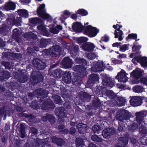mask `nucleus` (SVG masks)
<instances>
[{"label": "nucleus", "instance_id": "obj_1", "mask_svg": "<svg viewBox=\"0 0 147 147\" xmlns=\"http://www.w3.org/2000/svg\"><path fill=\"white\" fill-rule=\"evenodd\" d=\"M70 51L71 56L75 59V62L81 65L84 66L88 65V62L83 58L78 57L79 53L78 52L79 47L77 45H73L68 49Z\"/></svg>", "mask_w": 147, "mask_h": 147}, {"label": "nucleus", "instance_id": "obj_2", "mask_svg": "<svg viewBox=\"0 0 147 147\" xmlns=\"http://www.w3.org/2000/svg\"><path fill=\"white\" fill-rule=\"evenodd\" d=\"M49 91L42 88H38L34 90L33 93L30 92L28 94V99L27 100L28 101H31L34 98L35 95L40 98V99L41 102L43 101V99L46 97L49 94Z\"/></svg>", "mask_w": 147, "mask_h": 147}, {"label": "nucleus", "instance_id": "obj_3", "mask_svg": "<svg viewBox=\"0 0 147 147\" xmlns=\"http://www.w3.org/2000/svg\"><path fill=\"white\" fill-rule=\"evenodd\" d=\"M61 49L59 45H55L50 49L43 50L42 53L46 55H50L52 57H56L61 54Z\"/></svg>", "mask_w": 147, "mask_h": 147}, {"label": "nucleus", "instance_id": "obj_4", "mask_svg": "<svg viewBox=\"0 0 147 147\" xmlns=\"http://www.w3.org/2000/svg\"><path fill=\"white\" fill-rule=\"evenodd\" d=\"M45 4H41L37 8V14L40 18L51 21L52 20V17L47 13L45 9Z\"/></svg>", "mask_w": 147, "mask_h": 147}, {"label": "nucleus", "instance_id": "obj_5", "mask_svg": "<svg viewBox=\"0 0 147 147\" xmlns=\"http://www.w3.org/2000/svg\"><path fill=\"white\" fill-rule=\"evenodd\" d=\"M43 79V76L39 72L33 71L31 73L30 80L33 85H35L38 83L42 82Z\"/></svg>", "mask_w": 147, "mask_h": 147}, {"label": "nucleus", "instance_id": "obj_6", "mask_svg": "<svg viewBox=\"0 0 147 147\" xmlns=\"http://www.w3.org/2000/svg\"><path fill=\"white\" fill-rule=\"evenodd\" d=\"M99 31L98 29L89 25L86 26L85 28L84 32L89 37L91 38L95 36Z\"/></svg>", "mask_w": 147, "mask_h": 147}, {"label": "nucleus", "instance_id": "obj_7", "mask_svg": "<svg viewBox=\"0 0 147 147\" xmlns=\"http://www.w3.org/2000/svg\"><path fill=\"white\" fill-rule=\"evenodd\" d=\"M144 73L143 70H138L134 69L131 73V76H132L134 79L133 82L134 84H138L139 83V80L142 77Z\"/></svg>", "mask_w": 147, "mask_h": 147}, {"label": "nucleus", "instance_id": "obj_8", "mask_svg": "<svg viewBox=\"0 0 147 147\" xmlns=\"http://www.w3.org/2000/svg\"><path fill=\"white\" fill-rule=\"evenodd\" d=\"M99 76L96 74H92L88 76L87 84L90 86H92L95 84L98 83Z\"/></svg>", "mask_w": 147, "mask_h": 147}, {"label": "nucleus", "instance_id": "obj_9", "mask_svg": "<svg viewBox=\"0 0 147 147\" xmlns=\"http://www.w3.org/2000/svg\"><path fill=\"white\" fill-rule=\"evenodd\" d=\"M32 63L38 70H43L46 67L45 63L37 58L33 59Z\"/></svg>", "mask_w": 147, "mask_h": 147}, {"label": "nucleus", "instance_id": "obj_10", "mask_svg": "<svg viewBox=\"0 0 147 147\" xmlns=\"http://www.w3.org/2000/svg\"><path fill=\"white\" fill-rule=\"evenodd\" d=\"M104 67L103 62L102 61L97 62L91 68L92 71L94 72H100L103 71Z\"/></svg>", "mask_w": 147, "mask_h": 147}, {"label": "nucleus", "instance_id": "obj_11", "mask_svg": "<svg viewBox=\"0 0 147 147\" xmlns=\"http://www.w3.org/2000/svg\"><path fill=\"white\" fill-rule=\"evenodd\" d=\"M116 131L113 128H107L103 130L102 132L103 138L107 139L115 134Z\"/></svg>", "mask_w": 147, "mask_h": 147}, {"label": "nucleus", "instance_id": "obj_12", "mask_svg": "<svg viewBox=\"0 0 147 147\" xmlns=\"http://www.w3.org/2000/svg\"><path fill=\"white\" fill-rule=\"evenodd\" d=\"M55 107V105L52 101L45 100L42 102V109L44 110H51L54 109Z\"/></svg>", "mask_w": 147, "mask_h": 147}, {"label": "nucleus", "instance_id": "obj_13", "mask_svg": "<svg viewBox=\"0 0 147 147\" xmlns=\"http://www.w3.org/2000/svg\"><path fill=\"white\" fill-rule=\"evenodd\" d=\"M82 47L84 51L91 52L93 51L95 46L93 43L88 42L83 43Z\"/></svg>", "mask_w": 147, "mask_h": 147}, {"label": "nucleus", "instance_id": "obj_14", "mask_svg": "<svg viewBox=\"0 0 147 147\" xmlns=\"http://www.w3.org/2000/svg\"><path fill=\"white\" fill-rule=\"evenodd\" d=\"M61 64L64 68L69 69L72 67V60L68 57H65L62 60Z\"/></svg>", "mask_w": 147, "mask_h": 147}, {"label": "nucleus", "instance_id": "obj_15", "mask_svg": "<svg viewBox=\"0 0 147 147\" xmlns=\"http://www.w3.org/2000/svg\"><path fill=\"white\" fill-rule=\"evenodd\" d=\"M142 100L140 96H134L130 100L129 102L131 105L134 106H137L141 105Z\"/></svg>", "mask_w": 147, "mask_h": 147}, {"label": "nucleus", "instance_id": "obj_16", "mask_svg": "<svg viewBox=\"0 0 147 147\" xmlns=\"http://www.w3.org/2000/svg\"><path fill=\"white\" fill-rule=\"evenodd\" d=\"M73 69L75 72H77L75 74L81 76L86 70V68L83 65H77L73 67Z\"/></svg>", "mask_w": 147, "mask_h": 147}, {"label": "nucleus", "instance_id": "obj_17", "mask_svg": "<svg viewBox=\"0 0 147 147\" xmlns=\"http://www.w3.org/2000/svg\"><path fill=\"white\" fill-rule=\"evenodd\" d=\"M64 109L62 107H58L55 109V113L56 116L61 118L62 119V118L64 119L66 117L65 112Z\"/></svg>", "mask_w": 147, "mask_h": 147}, {"label": "nucleus", "instance_id": "obj_18", "mask_svg": "<svg viewBox=\"0 0 147 147\" xmlns=\"http://www.w3.org/2000/svg\"><path fill=\"white\" fill-rule=\"evenodd\" d=\"M72 28L74 31L79 32L83 31L84 27L82 25L80 22H76L73 23Z\"/></svg>", "mask_w": 147, "mask_h": 147}, {"label": "nucleus", "instance_id": "obj_19", "mask_svg": "<svg viewBox=\"0 0 147 147\" xmlns=\"http://www.w3.org/2000/svg\"><path fill=\"white\" fill-rule=\"evenodd\" d=\"M52 142L56 144L57 146L62 147L65 145V141L62 138H59L55 136L51 138Z\"/></svg>", "mask_w": 147, "mask_h": 147}, {"label": "nucleus", "instance_id": "obj_20", "mask_svg": "<svg viewBox=\"0 0 147 147\" xmlns=\"http://www.w3.org/2000/svg\"><path fill=\"white\" fill-rule=\"evenodd\" d=\"M42 119L44 121H48L51 124H54L55 121V118L53 115L47 113L46 115L42 117Z\"/></svg>", "mask_w": 147, "mask_h": 147}, {"label": "nucleus", "instance_id": "obj_21", "mask_svg": "<svg viewBox=\"0 0 147 147\" xmlns=\"http://www.w3.org/2000/svg\"><path fill=\"white\" fill-rule=\"evenodd\" d=\"M102 84L104 86L112 88L114 85V83L112 79L109 78H105L102 81Z\"/></svg>", "mask_w": 147, "mask_h": 147}, {"label": "nucleus", "instance_id": "obj_22", "mask_svg": "<svg viewBox=\"0 0 147 147\" xmlns=\"http://www.w3.org/2000/svg\"><path fill=\"white\" fill-rule=\"evenodd\" d=\"M94 94L98 96L100 94H103L105 93V88L102 86H96L94 89Z\"/></svg>", "mask_w": 147, "mask_h": 147}, {"label": "nucleus", "instance_id": "obj_23", "mask_svg": "<svg viewBox=\"0 0 147 147\" xmlns=\"http://www.w3.org/2000/svg\"><path fill=\"white\" fill-rule=\"evenodd\" d=\"M62 80L66 84H69L71 81V74L70 72H66L64 71L62 75Z\"/></svg>", "mask_w": 147, "mask_h": 147}, {"label": "nucleus", "instance_id": "obj_24", "mask_svg": "<svg viewBox=\"0 0 147 147\" xmlns=\"http://www.w3.org/2000/svg\"><path fill=\"white\" fill-rule=\"evenodd\" d=\"M3 6V8L7 11L13 10L16 8V5L13 2L8 1Z\"/></svg>", "mask_w": 147, "mask_h": 147}, {"label": "nucleus", "instance_id": "obj_25", "mask_svg": "<svg viewBox=\"0 0 147 147\" xmlns=\"http://www.w3.org/2000/svg\"><path fill=\"white\" fill-rule=\"evenodd\" d=\"M17 77H16V75L15 77L18 79L19 82L21 83H24L26 82L29 79L28 77L24 73L21 72L19 74L18 73Z\"/></svg>", "mask_w": 147, "mask_h": 147}, {"label": "nucleus", "instance_id": "obj_26", "mask_svg": "<svg viewBox=\"0 0 147 147\" xmlns=\"http://www.w3.org/2000/svg\"><path fill=\"white\" fill-rule=\"evenodd\" d=\"M64 71L60 69H56L51 74V76L55 78H61L63 74Z\"/></svg>", "mask_w": 147, "mask_h": 147}, {"label": "nucleus", "instance_id": "obj_27", "mask_svg": "<svg viewBox=\"0 0 147 147\" xmlns=\"http://www.w3.org/2000/svg\"><path fill=\"white\" fill-rule=\"evenodd\" d=\"M81 76L74 74V79L72 80V83L74 85L77 86H80L82 83L80 77Z\"/></svg>", "mask_w": 147, "mask_h": 147}, {"label": "nucleus", "instance_id": "obj_28", "mask_svg": "<svg viewBox=\"0 0 147 147\" xmlns=\"http://www.w3.org/2000/svg\"><path fill=\"white\" fill-rule=\"evenodd\" d=\"M87 125L82 123H79L76 126L78 132L81 134L84 133L87 129Z\"/></svg>", "mask_w": 147, "mask_h": 147}, {"label": "nucleus", "instance_id": "obj_29", "mask_svg": "<svg viewBox=\"0 0 147 147\" xmlns=\"http://www.w3.org/2000/svg\"><path fill=\"white\" fill-rule=\"evenodd\" d=\"M139 39H138L136 40L134 42L133 47H132V51L135 52V53L137 54H140L141 53L140 50L141 48V45H137L138 42L137 41H138Z\"/></svg>", "mask_w": 147, "mask_h": 147}, {"label": "nucleus", "instance_id": "obj_30", "mask_svg": "<svg viewBox=\"0 0 147 147\" xmlns=\"http://www.w3.org/2000/svg\"><path fill=\"white\" fill-rule=\"evenodd\" d=\"M120 28H118L115 30L114 32L115 38H118L119 41H121L123 40V31L120 30Z\"/></svg>", "mask_w": 147, "mask_h": 147}, {"label": "nucleus", "instance_id": "obj_31", "mask_svg": "<svg viewBox=\"0 0 147 147\" xmlns=\"http://www.w3.org/2000/svg\"><path fill=\"white\" fill-rule=\"evenodd\" d=\"M101 105L100 100L98 98H95L92 101V105L95 110L99 108Z\"/></svg>", "mask_w": 147, "mask_h": 147}, {"label": "nucleus", "instance_id": "obj_32", "mask_svg": "<svg viewBox=\"0 0 147 147\" xmlns=\"http://www.w3.org/2000/svg\"><path fill=\"white\" fill-rule=\"evenodd\" d=\"M125 77H126V76L124 73L120 71L118 73L116 76V78L118 79L119 80H120V81L121 82H125L126 81Z\"/></svg>", "mask_w": 147, "mask_h": 147}, {"label": "nucleus", "instance_id": "obj_33", "mask_svg": "<svg viewBox=\"0 0 147 147\" xmlns=\"http://www.w3.org/2000/svg\"><path fill=\"white\" fill-rule=\"evenodd\" d=\"M78 96L81 100H84L90 99L91 96L88 93L85 92L81 91L78 94Z\"/></svg>", "mask_w": 147, "mask_h": 147}, {"label": "nucleus", "instance_id": "obj_34", "mask_svg": "<svg viewBox=\"0 0 147 147\" xmlns=\"http://www.w3.org/2000/svg\"><path fill=\"white\" fill-rule=\"evenodd\" d=\"M29 22L31 24L37 25L41 23L42 20L40 18L38 17L32 18L29 19Z\"/></svg>", "mask_w": 147, "mask_h": 147}, {"label": "nucleus", "instance_id": "obj_35", "mask_svg": "<svg viewBox=\"0 0 147 147\" xmlns=\"http://www.w3.org/2000/svg\"><path fill=\"white\" fill-rule=\"evenodd\" d=\"M2 76H0V81L6 80L10 77V74L8 71H4L2 72Z\"/></svg>", "mask_w": 147, "mask_h": 147}, {"label": "nucleus", "instance_id": "obj_36", "mask_svg": "<svg viewBox=\"0 0 147 147\" xmlns=\"http://www.w3.org/2000/svg\"><path fill=\"white\" fill-rule=\"evenodd\" d=\"M75 144L76 147H82L85 145L84 140L80 137L76 139Z\"/></svg>", "mask_w": 147, "mask_h": 147}, {"label": "nucleus", "instance_id": "obj_37", "mask_svg": "<svg viewBox=\"0 0 147 147\" xmlns=\"http://www.w3.org/2000/svg\"><path fill=\"white\" fill-rule=\"evenodd\" d=\"M144 115L142 113L138 112L136 113V120L139 124H141L144 119Z\"/></svg>", "mask_w": 147, "mask_h": 147}, {"label": "nucleus", "instance_id": "obj_38", "mask_svg": "<svg viewBox=\"0 0 147 147\" xmlns=\"http://www.w3.org/2000/svg\"><path fill=\"white\" fill-rule=\"evenodd\" d=\"M19 15L22 17L27 18L28 15V11L24 9H20L17 11Z\"/></svg>", "mask_w": 147, "mask_h": 147}, {"label": "nucleus", "instance_id": "obj_39", "mask_svg": "<svg viewBox=\"0 0 147 147\" xmlns=\"http://www.w3.org/2000/svg\"><path fill=\"white\" fill-rule=\"evenodd\" d=\"M49 42L48 40L42 38L40 40L39 46L40 48H45L49 44Z\"/></svg>", "mask_w": 147, "mask_h": 147}, {"label": "nucleus", "instance_id": "obj_40", "mask_svg": "<svg viewBox=\"0 0 147 147\" xmlns=\"http://www.w3.org/2000/svg\"><path fill=\"white\" fill-rule=\"evenodd\" d=\"M3 93V95L5 96L7 100H12L13 99V94L12 92L9 90H6Z\"/></svg>", "mask_w": 147, "mask_h": 147}, {"label": "nucleus", "instance_id": "obj_41", "mask_svg": "<svg viewBox=\"0 0 147 147\" xmlns=\"http://www.w3.org/2000/svg\"><path fill=\"white\" fill-rule=\"evenodd\" d=\"M127 135H128L127 134H126L124 136L120 137L118 139L123 145H127L128 143L129 138Z\"/></svg>", "mask_w": 147, "mask_h": 147}, {"label": "nucleus", "instance_id": "obj_42", "mask_svg": "<svg viewBox=\"0 0 147 147\" xmlns=\"http://www.w3.org/2000/svg\"><path fill=\"white\" fill-rule=\"evenodd\" d=\"M54 101L56 104L62 105L63 102L61 97L57 95H54L53 98Z\"/></svg>", "mask_w": 147, "mask_h": 147}, {"label": "nucleus", "instance_id": "obj_43", "mask_svg": "<svg viewBox=\"0 0 147 147\" xmlns=\"http://www.w3.org/2000/svg\"><path fill=\"white\" fill-rule=\"evenodd\" d=\"M24 37L30 39L36 40L37 38V35L32 32L26 33L24 34Z\"/></svg>", "mask_w": 147, "mask_h": 147}, {"label": "nucleus", "instance_id": "obj_44", "mask_svg": "<svg viewBox=\"0 0 147 147\" xmlns=\"http://www.w3.org/2000/svg\"><path fill=\"white\" fill-rule=\"evenodd\" d=\"M133 90L136 93H141L143 92V88L139 85H136L133 88Z\"/></svg>", "mask_w": 147, "mask_h": 147}, {"label": "nucleus", "instance_id": "obj_45", "mask_svg": "<svg viewBox=\"0 0 147 147\" xmlns=\"http://www.w3.org/2000/svg\"><path fill=\"white\" fill-rule=\"evenodd\" d=\"M88 11L84 9H79L77 12V14L80 15L82 16H85L88 14Z\"/></svg>", "mask_w": 147, "mask_h": 147}, {"label": "nucleus", "instance_id": "obj_46", "mask_svg": "<svg viewBox=\"0 0 147 147\" xmlns=\"http://www.w3.org/2000/svg\"><path fill=\"white\" fill-rule=\"evenodd\" d=\"M137 34L136 33H131L129 34L127 36L126 38V41H128L129 39H133L134 40H137Z\"/></svg>", "mask_w": 147, "mask_h": 147}, {"label": "nucleus", "instance_id": "obj_47", "mask_svg": "<svg viewBox=\"0 0 147 147\" xmlns=\"http://www.w3.org/2000/svg\"><path fill=\"white\" fill-rule=\"evenodd\" d=\"M101 127L97 125H95L92 127V129L95 133L99 134L101 130Z\"/></svg>", "mask_w": 147, "mask_h": 147}, {"label": "nucleus", "instance_id": "obj_48", "mask_svg": "<svg viewBox=\"0 0 147 147\" xmlns=\"http://www.w3.org/2000/svg\"><path fill=\"white\" fill-rule=\"evenodd\" d=\"M140 63L142 66L144 67H147V57H142Z\"/></svg>", "mask_w": 147, "mask_h": 147}, {"label": "nucleus", "instance_id": "obj_49", "mask_svg": "<svg viewBox=\"0 0 147 147\" xmlns=\"http://www.w3.org/2000/svg\"><path fill=\"white\" fill-rule=\"evenodd\" d=\"M8 108V106H3L2 108L0 109V116H3L5 113L6 114L7 112H9V111L8 110H6Z\"/></svg>", "mask_w": 147, "mask_h": 147}, {"label": "nucleus", "instance_id": "obj_50", "mask_svg": "<svg viewBox=\"0 0 147 147\" xmlns=\"http://www.w3.org/2000/svg\"><path fill=\"white\" fill-rule=\"evenodd\" d=\"M64 15H62L61 16L60 19L61 20L66 19L67 17H66L65 15L67 16L68 17H69L70 16L71 13L68 10H65L64 11Z\"/></svg>", "mask_w": 147, "mask_h": 147}, {"label": "nucleus", "instance_id": "obj_51", "mask_svg": "<svg viewBox=\"0 0 147 147\" xmlns=\"http://www.w3.org/2000/svg\"><path fill=\"white\" fill-rule=\"evenodd\" d=\"M43 143L42 140L37 138L35 140L34 145L36 147H39L40 145H42Z\"/></svg>", "mask_w": 147, "mask_h": 147}, {"label": "nucleus", "instance_id": "obj_52", "mask_svg": "<svg viewBox=\"0 0 147 147\" xmlns=\"http://www.w3.org/2000/svg\"><path fill=\"white\" fill-rule=\"evenodd\" d=\"M91 138L92 141L94 142H99L102 141V139L96 135H94L92 136Z\"/></svg>", "mask_w": 147, "mask_h": 147}, {"label": "nucleus", "instance_id": "obj_53", "mask_svg": "<svg viewBox=\"0 0 147 147\" xmlns=\"http://www.w3.org/2000/svg\"><path fill=\"white\" fill-rule=\"evenodd\" d=\"M122 111L125 120L129 119L130 117V115L129 112L127 110L125 109L123 110Z\"/></svg>", "mask_w": 147, "mask_h": 147}, {"label": "nucleus", "instance_id": "obj_54", "mask_svg": "<svg viewBox=\"0 0 147 147\" xmlns=\"http://www.w3.org/2000/svg\"><path fill=\"white\" fill-rule=\"evenodd\" d=\"M15 18L14 17H9L6 19L7 24L8 25H11L12 24L15 25V22L14 21Z\"/></svg>", "mask_w": 147, "mask_h": 147}, {"label": "nucleus", "instance_id": "obj_55", "mask_svg": "<svg viewBox=\"0 0 147 147\" xmlns=\"http://www.w3.org/2000/svg\"><path fill=\"white\" fill-rule=\"evenodd\" d=\"M88 40V38H87L82 37L78 38L77 40V41L78 43L81 44L82 43H84L85 42H86Z\"/></svg>", "mask_w": 147, "mask_h": 147}, {"label": "nucleus", "instance_id": "obj_56", "mask_svg": "<svg viewBox=\"0 0 147 147\" xmlns=\"http://www.w3.org/2000/svg\"><path fill=\"white\" fill-rule=\"evenodd\" d=\"M142 57L140 56H135L134 58L132 59L131 61L134 64H136V62L140 63Z\"/></svg>", "mask_w": 147, "mask_h": 147}, {"label": "nucleus", "instance_id": "obj_57", "mask_svg": "<svg viewBox=\"0 0 147 147\" xmlns=\"http://www.w3.org/2000/svg\"><path fill=\"white\" fill-rule=\"evenodd\" d=\"M139 83H140L144 85L147 86V76L146 77H142L139 80Z\"/></svg>", "mask_w": 147, "mask_h": 147}, {"label": "nucleus", "instance_id": "obj_58", "mask_svg": "<svg viewBox=\"0 0 147 147\" xmlns=\"http://www.w3.org/2000/svg\"><path fill=\"white\" fill-rule=\"evenodd\" d=\"M117 115L116 116V119L117 120L120 121H122L123 120H125L123 114L122 112Z\"/></svg>", "mask_w": 147, "mask_h": 147}, {"label": "nucleus", "instance_id": "obj_59", "mask_svg": "<svg viewBox=\"0 0 147 147\" xmlns=\"http://www.w3.org/2000/svg\"><path fill=\"white\" fill-rule=\"evenodd\" d=\"M119 102L120 104V106H122L124 105L125 103V100L123 97H117L116 99Z\"/></svg>", "mask_w": 147, "mask_h": 147}, {"label": "nucleus", "instance_id": "obj_60", "mask_svg": "<svg viewBox=\"0 0 147 147\" xmlns=\"http://www.w3.org/2000/svg\"><path fill=\"white\" fill-rule=\"evenodd\" d=\"M107 94L112 99H115L117 96L112 91H109L107 92Z\"/></svg>", "mask_w": 147, "mask_h": 147}, {"label": "nucleus", "instance_id": "obj_61", "mask_svg": "<svg viewBox=\"0 0 147 147\" xmlns=\"http://www.w3.org/2000/svg\"><path fill=\"white\" fill-rule=\"evenodd\" d=\"M126 44H124L122 45H120V51L122 52H125L128 49V47Z\"/></svg>", "mask_w": 147, "mask_h": 147}, {"label": "nucleus", "instance_id": "obj_62", "mask_svg": "<svg viewBox=\"0 0 147 147\" xmlns=\"http://www.w3.org/2000/svg\"><path fill=\"white\" fill-rule=\"evenodd\" d=\"M22 19L21 17H17L16 19H15L14 22H15V25L20 26V23L22 22Z\"/></svg>", "mask_w": 147, "mask_h": 147}, {"label": "nucleus", "instance_id": "obj_63", "mask_svg": "<svg viewBox=\"0 0 147 147\" xmlns=\"http://www.w3.org/2000/svg\"><path fill=\"white\" fill-rule=\"evenodd\" d=\"M6 32V26L5 24H3L0 28V33L1 34L5 33Z\"/></svg>", "mask_w": 147, "mask_h": 147}, {"label": "nucleus", "instance_id": "obj_64", "mask_svg": "<svg viewBox=\"0 0 147 147\" xmlns=\"http://www.w3.org/2000/svg\"><path fill=\"white\" fill-rule=\"evenodd\" d=\"M140 128L141 129L140 130V132L141 133L144 135L147 134V130L146 128H145V127L143 125H141Z\"/></svg>", "mask_w": 147, "mask_h": 147}]
</instances>
